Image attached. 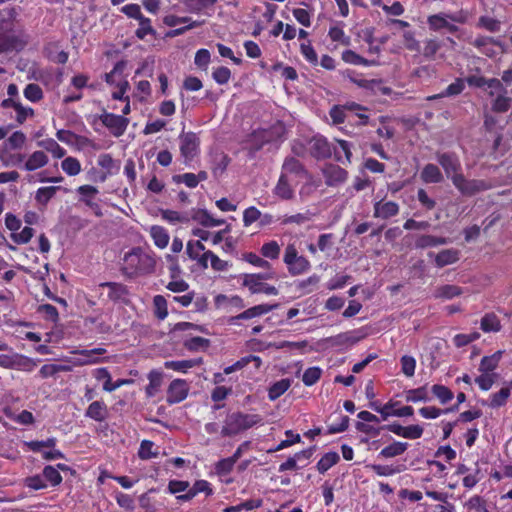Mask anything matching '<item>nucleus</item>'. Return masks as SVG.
Returning <instances> with one entry per match:
<instances>
[{
	"label": "nucleus",
	"mask_w": 512,
	"mask_h": 512,
	"mask_svg": "<svg viewBox=\"0 0 512 512\" xmlns=\"http://www.w3.org/2000/svg\"><path fill=\"white\" fill-rule=\"evenodd\" d=\"M24 97L31 102H39L43 99L44 94L41 87L38 84L30 83L26 85L23 91Z\"/></svg>",
	"instance_id": "obj_49"
},
{
	"label": "nucleus",
	"mask_w": 512,
	"mask_h": 512,
	"mask_svg": "<svg viewBox=\"0 0 512 512\" xmlns=\"http://www.w3.org/2000/svg\"><path fill=\"white\" fill-rule=\"evenodd\" d=\"M260 417L258 415H246V414H237L234 416V421L237 424V428L244 430L252 427L253 425L260 422Z\"/></svg>",
	"instance_id": "obj_46"
},
{
	"label": "nucleus",
	"mask_w": 512,
	"mask_h": 512,
	"mask_svg": "<svg viewBox=\"0 0 512 512\" xmlns=\"http://www.w3.org/2000/svg\"><path fill=\"white\" fill-rule=\"evenodd\" d=\"M99 120L101 121L102 125L105 126L114 137L117 138L125 133L129 125L128 118L106 111L99 115Z\"/></svg>",
	"instance_id": "obj_8"
},
{
	"label": "nucleus",
	"mask_w": 512,
	"mask_h": 512,
	"mask_svg": "<svg viewBox=\"0 0 512 512\" xmlns=\"http://www.w3.org/2000/svg\"><path fill=\"white\" fill-rule=\"evenodd\" d=\"M186 253L190 259L196 260L198 266L202 269H206L208 267V260H210L211 267L214 270H224V260H221L212 251H205V247L200 240L188 241Z\"/></svg>",
	"instance_id": "obj_2"
},
{
	"label": "nucleus",
	"mask_w": 512,
	"mask_h": 512,
	"mask_svg": "<svg viewBox=\"0 0 512 512\" xmlns=\"http://www.w3.org/2000/svg\"><path fill=\"white\" fill-rule=\"evenodd\" d=\"M38 361L24 355H17L13 360L12 367L22 371L31 372L37 366Z\"/></svg>",
	"instance_id": "obj_44"
},
{
	"label": "nucleus",
	"mask_w": 512,
	"mask_h": 512,
	"mask_svg": "<svg viewBox=\"0 0 512 512\" xmlns=\"http://www.w3.org/2000/svg\"><path fill=\"white\" fill-rule=\"evenodd\" d=\"M77 192L81 195V201L91 208L97 216H102L101 208L93 198L98 194V189L92 185H82L77 188Z\"/></svg>",
	"instance_id": "obj_18"
},
{
	"label": "nucleus",
	"mask_w": 512,
	"mask_h": 512,
	"mask_svg": "<svg viewBox=\"0 0 512 512\" xmlns=\"http://www.w3.org/2000/svg\"><path fill=\"white\" fill-rule=\"evenodd\" d=\"M420 178L424 183L436 184L443 180V175L437 165L429 163L423 167Z\"/></svg>",
	"instance_id": "obj_22"
},
{
	"label": "nucleus",
	"mask_w": 512,
	"mask_h": 512,
	"mask_svg": "<svg viewBox=\"0 0 512 512\" xmlns=\"http://www.w3.org/2000/svg\"><path fill=\"white\" fill-rule=\"evenodd\" d=\"M283 262L292 276L302 275L311 268L310 261L303 255H299L294 244H288L283 255Z\"/></svg>",
	"instance_id": "obj_6"
},
{
	"label": "nucleus",
	"mask_w": 512,
	"mask_h": 512,
	"mask_svg": "<svg viewBox=\"0 0 512 512\" xmlns=\"http://www.w3.org/2000/svg\"><path fill=\"white\" fill-rule=\"evenodd\" d=\"M271 309H272V306H270V305H265V304L256 305L254 307H251V308L243 311L242 313H240L238 315L230 316L229 320H249L252 318L259 317L263 314H266Z\"/></svg>",
	"instance_id": "obj_25"
},
{
	"label": "nucleus",
	"mask_w": 512,
	"mask_h": 512,
	"mask_svg": "<svg viewBox=\"0 0 512 512\" xmlns=\"http://www.w3.org/2000/svg\"><path fill=\"white\" fill-rule=\"evenodd\" d=\"M208 345L209 340L199 336L190 337L184 341V347L190 351H204Z\"/></svg>",
	"instance_id": "obj_47"
},
{
	"label": "nucleus",
	"mask_w": 512,
	"mask_h": 512,
	"mask_svg": "<svg viewBox=\"0 0 512 512\" xmlns=\"http://www.w3.org/2000/svg\"><path fill=\"white\" fill-rule=\"evenodd\" d=\"M61 167L63 171L69 176H76L81 171L80 161L75 157H66L62 163Z\"/></svg>",
	"instance_id": "obj_48"
},
{
	"label": "nucleus",
	"mask_w": 512,
	"mask_h": 512,
	"mask_svg": "<svg viewBox=\"0 0 512 512\" xmlns=\"http://www.w3.org/2000/svg\"><path fill=\"white\" fill-rule=\"evenodd\" d=\"M59 189V186L40 187L35 193V201L42 206H46Z\"/></svg>",
	"instance_id": "obj_37"
},
{
	"label": "nucleus",
	"mask_w": 512,
	"mask_h": 512,
	"mask_svg": "<svg viewBox=\"0 0 512 512\" xmlns=\"http://www.w3.org/2000/svg\"><path fill=\"white\" fill-rule=\"evenodd\" d=\"M300 52L305 60L313 66L318 64V56L310 41L300 45Z\"/></svg>",
	"instance_id": "obj_64"
},
{
	"label": "nucleus",
	"mask_w": 512,
	"mask_h": 512,
	"mask_svg": "<svg viewBox=\"0 0 512 512\" xmlns=\"http://www.w3.org/2000/svg\"><path fill=\"white\" fill-rule=\"evenodd\" d=\"M451 181L463 196L469 197L490 190L493 187L490 181L483 179H467L463 173L461 175H452Z\"/></svg>",
	"instance_id": "obj_5"
},
{
	"label": "nucleus",
	"mask_w": 512,
	"mask_h": 512,
	"mask_svg": "<svg viewBox=\"0 0 512 512\" xmlns=\"http://www.w3.org/2000/svg\"><path fill=\"white\" fill-rule=\"evenodd\" d=\"M448 20L457 23H464L466 18L462 16L460 13H438L428 16L427 24L430 30L440 31L441 29H445V26H448Z\"/></svg>",
	"instance_id": "obj_11"
},
{
	"label": "nucleus",
	"mask_w": 512,
	"mask_h": 512,
	"mask_svg": "<svg viewBox=\"0 0 512 512\" xmlns=\"http://www.w3.org/2000/svg\"><path fill=\"white\" fill-rule=\"evenodd\" d=\"M436 159L443 168L446 176L451 179L452 175H461V162L458 155L454 152H437Z\"/></svg>",
	"instance_id": "obj_9"
},
{
	"label": "nucleus",
	"mask_w": 512,
	"mask_h": 512,
	"mask_svg": "<svg viewBox=\"0 0 512 512\" xmlns=\"http://www.w3.org/2000/svg\"><path fill=\"white\" fill-rule=\"evenodd\" d=\"M407 448L408 443L394 441L392 444L384 447L380 451L379 456L383 458H393L403 454L407 450Z\"/></svg>",
	"instance_id": "obj_36"
},
{
	"label": "nucleus",
	"mask_w": 512,
	"mask_h": 512,
	"mask_svg": "<svg viewBox=\"0 0 512 512\" xmlns=\"http://www.w3.org/2000/svg\"><path fill=\"white\" fill-rule=\"evenodd\" d=\"M43 477L45 481L49 482L51 486L55 487L61 484L62 476L57 468L47 465L43 469Z\"/></svg>",
	"instance_id": "obj_55"
},
{
	"label": "nucleus",
	"mask_w": 512,
	"mask_h": 512,
	"mask_svg": "<svg viewBox=\"0 0 512 512\" xmlns=\"http://www.w3.org/2000/svg\"><path fill=\"white\" fill-rule=\"evenodd\" d=\"M139 21V27L135 31V35L138 39L143 40L148 34L154 35L156 31L152 27L151 20L147 17H142Z\"/></svg>",
	"instance_id": "obj_56"
},
{
	"label": "nucleus",
	"mask_w": 512,
	"mask_h": 512,
	"mask_svg": "<svg viewBox=\"0 0 512 512\" xmlns=\"http://www.w3.org/2000/svg\"><path fill=\"white\" fill-rule=\"evenodd\" d=\"M320 282V277L316 274L309 276L306 279L298 281L297 289L303 294H309L314 291L315 287Z\"/></svg>",
	"instance_id": "obj_50"
},
{
	"label": "nucleus",
	"mask_w": 512,
	"mask_h": 512,
	"mask_svg": "<svg viewBox=\"0 0 512 512\" xmlns=\"http://www.w3.org/2000/svg\"><path fill=\"white\" fill-rule=\"evenodd\" d=\"M57 440L54 437L42 441H25L24 446L29 451L42 453L44 448H54Z\"/></svg>",
	"instance_id": "obj_42"
},
{
	"label": "nucleus",
	"mask_w": 512,
	"mask_h": 512,
	"mask_svg": "<svg viewBox=\"0 0 512 512\" xmlns=\"http://www.w3.org/2000/svg\"><path fill=\"white\" fill-rule=\"evenodd\" d=\"M322 174L325 184L330 187H336L343 184L348 178V172L336 164H325L322 168Z\"/></svg>",
	"instance_id": "obj_10"
},
{
	"label": "nucleus",
	"mask_w": 512,
	"mask_h": 512,
	"mask_svg": "<svg viewBox=\"0 0 512 512\" xmlns=\"http://www.w3.org/2000/svg\"><path fill=\"white\" fill-rule=\"evenodd\" d=\"M310 153L317 160H323L331 157L332 148L325 137L314 136L310 141Z\"/></svg>",
	"instance_id": "obj_13"
},
{
	"label": "nucleus",
	"mask_w": 512,
	"mask_h": 512,
	"mask_svg": "<svg viewBox=\"0 0 512 512\" xmlns=\"http://www.w3.org/2000/svg\"><path fill=\"white\" fill-rule=\"evenodd\" d=\"M150 235L153 239L155 246H157L160 249H164L165 247H167L170 237L167 230L164 227L159 225H153L150 228Z\"/></svg>",
	"instance_id": "obj_30"
},
{
	"label": "nucleus",
	"mask_w": 512,
	"mask_h": 512,
	"mask_svg": "<svg viewBox=\"0 0 512 512\" xmlns=\"http://www.w3.org/2000/svg\"><path fill=\"white\" fill-rule=\"evenodd\" d=\"M432 393L442 404L450 402L454 397L453 392L448 387L439 384L432 386Z\"/></svg>",
	"instance_id": "obj_57"
},
{
	"label": "nucleus",
	"mask_w": 512,
	"mask_h": 512,
	"mask_svg": "<svg viewBox=\"0 0 512 512\" xmlns=\"http://www.w3.org/2000/svg\"><path fill=\"white\" fill-rule=\"evenodd\" d=\"M261 254L265 258L277 259L280 254V246L275 240L264 243L261 247Z\"/></svg>",
	"instance_id": "obj_60"
},
{
	"label": "nucleus",
	"mask_w": 512,
	"mask_h": 512,
	"mask_svg": "<svg viewBox=\"0 0 512 512\" xmlns=\"http://www.w3.org/2000/svg\"><path fill=\"white\" fill-rule=\"evenodd\" d=\"M447 243L446 238L433 235H420L415 241L417 249H425L429 247H437Z\"/></svg>",
	"instance_id": "obj_33"
},
{
	"label": "nucleus",
	"mask_w": 512,
	"mask_h": 512,
	"mask_svg": "<svg viewBox=\"0 0 512 512\" xmlns=\"http://www.w3.org/2000/svg\"><path fill=\"white\" fill-rule=\"evenodd\" d=\"M37 146L46 152L51 153L52 156L57 159H61L66 155V150L53 138L40 140L37 142Z\"/></svg>",
	"instance_id": "obj_26"
},
{
	"label": "nucleus",
	"mask_w": 512,
	"mask_h": 512,
	"mask_svg": "<svg viewBox=\"0 0 512 512\" xmlns=\"http://www.w3.org/2000/svg\"><path fill=\"white\" fill-rule=\"evenodd\" d=\"M192 219L205 227H215L223 221L215 219L207 210L198 209L193 212Z\"/></svg>",
	"instance_id": "obj_35"
},
{
	"label": "nucleus",
	"mask_w": 512,
	"mask_h": 512,
	"mask_svg": "<svg viewBox=\"0 0 512 512\" xmlns=\"http://www.w3.org/2000/svg\"><path fill=\"white\" fill-rule=\"evenodd\" d=\"M49 162L48 156L42 150H36L26 159L23 169L25 171H35L46 166Z\"/></svg>",
	"instance_id": "obj_20"
},
{
	"label": "nucleus",
	"mask_w": 512,
	"mask_h": 512,
	"mask_svg": "<svg viewBox=\"0 0 512 512\" xmlns=\"http://www.w3.org/2000/svg\"><path fill=\"white\" fill-rule=\"evenodd\" d=\"M173 181L176 183H184L189 188H195L201 181V178L199 176H196L194 173H184L179 175L173 176Z\"/></svg>",
	"instance_id": "obj_62"
},
{
	"label": "nucleus",
	"mask_w": 512,
	"mask_h": 512,
	"mask_svg": "<svg viewBox=\"0 0 512 512\" xmlns=\"http://www.w3.org/2000/svg\"><path fill=\"white\" fill-rule=\"evenodd\" d=\"M465 88L464 80L457 78L453 83L449 84L447 88L439 95L429 97V99H436L440 97L456 96L462 93Z\"/></svg>",
	"instance_id": "obj_40"
},
{
	"label": "nucleus",
	"mask_w": 512,
	"mask_h": 512,
	"mask_svg": "<svg viewBox=\"0 0 512 512\" xmlns=\"http://www.w3.org/2000/svg\"><path fill=\"white\" fill-rule=\"evenodd\" d=\"M291 380L290 379H281L275 382L268 391V396L270 400H276L281 395H283L290 387Z\"/></svg>",
	"instance_id": "obj_41"
},
{
	"label": "nucleus",
	"mask_w": 512,
	"mask_h": 512,
	"mask_svg": "<svg viewBox=\"0 0 512 512\" xmlns=\"http://www.w3.org/2000/svg\"><path fill=\"white\" fill-rule=\"evenodd\" d=\"M274 278V272L244 274L242 276V285L247 287L252 294L277 295L278 290L275 286L266 282Z\"/></svg>",
	"instance_id": "obj_4"
},
{
	"label": "nucleus",
	"mask_w": 512,
	"mask_h": 512,
	"mask_svg": "<svg viewBox=\"0 0 512 512\" xmlns=\"http://www.w3.org/2000/svg\"><path fill=\"white\" fill-rule=\"evenodd\" d=\"M25 141V134L22 131H15L7 138L5 145L7 148L15 150L22 148Z\"/></svg>",
	"instance_id": "obj_59"
},
{
	"label": "nucleus",
	"mask_w": 512,
	"mask_h": 512,
	"mask_svg": "<svg viewBox=\"0 0 512 512\" xmlns=\"http://www.w3.org/2000/svg\"><path fill=\"white\" fill-rule=\"evenodd\" d=\"M274 194L284 200L291 199L294 195V191L288 183L287 176L284 173H281L278 179L274 188Z\"/></svg>",
	"instance_id": "obj_32"
},
{
	"label": "nucleus",
	"mask_w": 512,
	"mask_h": 512,
	"mask_svg": "<svg viewBox=\"0 0 512 512\" xmlns=\"http://www.w3.org/2000/svg\"><path fill=\"white\" fill-rule=\"evenodd\" d=\"M98 165L101 168H103L104 170H106V173L100 177V181H102V182H104L106 180L108 175H113V174L117 173L119 170V166L116 165L115 160L108 153H104L99 156Z\"/></svg>",
	"instance_id": "obj_28"
},
{
	"label": "nucleus",
	"mask_w": 512,
	"mask_h": 512,
	"mask_svg": "<svg viewBox=\"0 0 512 512\" xmlns=\"http://www.w3.org/2000/svg\"><path fill=\"white\" fill-rule=\"evenodd\" d=\"M341 59L347 64L360 65L365 67L372 66L376 63L374 60H368L350 49L344 50L342 52Z\"/></svg>",
	"instance_id": "obj_31"
},
{
	"label": "nucleus",
	"mask_w": 512,
	"mask_h": 512,
	"mask_svg": "<svg viewBox=\"0 0 512 512\" xmlns=\"http://www.w3.org/2000/svg\"><path fill=\"white\" fill-rule=\"evenodd\" d=\"M202 363L201 358L189 360L166 361L164 366L177 372L186 373L189 369L198 366Z\"/></svg>",
	"instance_id": "obj_29"
},
{
	"label": "nucleus",
	"mask_w": 512,
	"mask_h": 512,
	"mask_svg": "<svg viewBox=\"0 0 512 512\" xmlns=\"http://www.w3.org/2000/svg\"><path fill=\"white\" fill-rule=\"evenodd\" d=\"M149 384L146 387V394L149 397H153L157 391L159 390L161 383H162V377L159 372L151 371L148 375Z\"/></svg>",
	"instance_id": "obj_58"
},
{
	"label": "nucleus",
	"mask_w": 512,
	"mask_h": 512,
	"mask_svg": "<svg viewBox=\"0 0 512 512\" xmlns=\"http://www.w3.org/2000/svg\"><path fill=\"white\" fill-rule=\"evenodd\" d=\"M282 173L286 176L288 174H292L298 178H305L307 176V171L304 165L294 157H288L285 159L282 165Z\"/></svg>",
	"instance_id": "obj_21"
},
{
	"label": "nucleus",
	"mask_w": 512,
	"mask_h": 512,
	"mask_svg": "<svg viewBox=\"0 0 512 512\" xmlns=\"http://www.w3.org/2000/svg\"><path fill=\"white\" fill-rule=\"evenodd\" d=\"M462 294V289L456 285H443L436 290L435 296L438 298L452 299Z\"/></svg>",
	"instance_id": "obj_52"
},
{
	"label": "nucleus",
	"mask_w": 512,
	"mask_h": 512,
	"mask_svg": "<svg viewBox=\"0 0 512 512\" xmlns=\"http://www.w3.org/2000/svg\"><path fill=\"white\" fill-rule=\"evenodd\" d=\"M400 211L399 204L395 201H376L373 205V217L387 220L398 215Z\"/></svg>",
	"instance_id": "obj_14"
},
{
	"label": "nucleus",
	"mask_w": 512,
	"mask_h": 512,
	"mask_svg": "<svg viewBox=\"0 0 512 512\" xmlns=\"http://www.w3.org/2000/svg\"><path fill=\"white\" fill-rule=\"evenodd\" d=\"M441 48V43L436 38H429L424 41L422 55L428 60H433Z\"/></svg>",
	"instance_id": "obj_43"
},
{
	"label": "nucleus",
	"mask_w": 512,
	"mask_h": 512,
	"mask_svg": "<svg viewBox=\"0 0 512 512\" xmlns=\"http://www.w3.org/2000/svg\"><path fill=\"white\" fill-rule=\"evenodd\" d=\"M459 260V252L455 249H445L440 251L435 257L437 267H444L453 264Z\"/></svg>",
	"instance_id": "obj_34"
},
{
	"label": "nucleus",
	"mask_w": 512,
	"mask_h": 512,
	"mask_svg": "<svg viewBox=\"0 0 512 512\" xmlns=\"http://www.w3.org/2000/svg\"><path fill=\"white\" fill-rule=\"evenodd\" d=\"M18 17L15 7H8L0 11V35H11Z\"/></svg>",
	"instance_id": "obj_17"
},
{
	"label": "nucleus",
	"mask_w": 512,
	"mask_h": 512,
	"mask_svg": "<svg viewBox=\"0 0 512 512\" xmlns=\"http://www.w3.org/2000/svg\"><path fill=\"white\" fill-rule=\"evenodd\" d=\"M105 353L103 348H94L90 350H81L77 352L78 358L75 363L77 365H89L99 362V356Z\"/></svg>",
	"instance_id": "obj_24"
},
{
	"label": "nucleus",
	"mask_w": 512,
	"mask_h": 512,
	"mask_svg": "<svg viewBox=\"0 0 512 512\" xmlns=\"http://www.w3.org/2000/svg\"><path fill=\"white\" fill-rule=\"evenodd\" d=\"M155 316L163 320L168 315L167 301L164 296L156 295L153 299Z\"/></svg>",
	"instance_id": "obj_63"
},
{
	"label": "nucleus",
	"mask_w": 512,
	"mask_h": 512,
	"mask_svg": "<svg viewBox=\"0 0 512 512\" xmlns=\"http://www.w3.org/2000/svg\"><path fill=\"white\" fill-rule=\"evenodd\" d=\"M328 36L331 41L339 42L345 46H349L351 43V38L345 34L342 26H331L328 31Z\"/></svg>",
	"instance_id": "obj_45"
},
{
	"label": "nucleus",
	"mask_w": 512,
	"mask_h": 512,
	"mask_svg": "<svg viewBox=\"0 0 512 512\" xmlns=\"http://www.w3.org/2000/svg\"><path fill=\"white\" fill-rule=\"evenodd\" d=\"M28 40L21 35H0V54L10 51H22Z\"/></svg>",
	"instance_id": "obj_16"
},
{
	"label": "nucleus",
	"mask_w": 512,
	"mask_h": 512,
	"mask_svg": "<svg viewBox=\"0 0 512 512\" xmlns=\"http://www.w3.org/2000/svg\"><path fill=\"white\" fill-rule=\"evenodd\" d=\"M5 414L13 421L21 425H31L34 423V416L28 410H22L19 414H13L10 409H5Z\"/></svg>",
	"instance_id": "obj_51"
},
{
	"label": "nucleus",
	"mask_w": 512,
	"mask_h": 512,
	"mask_svg": "<svg viewBox=\"0 0 512 512\" xmlns=\"http://www.w3.org/2000/svg\"><path fill=\"white\" fill-rule=\"evenodd\" d=\"M154 443L149 440H143L140 444L138 456L142 460H148L158 456V451L153 450Z\"/></svg>",
	"instance_id": "obj_61"
},
{
	"label": "nucleus",
	"mask_w": 512,
	"mask_h": 512,
	"mask_svg": "<svg viewBox=\"0 0 512 512\" xmlns=\"http://www.w3.org/2000/svg\"><path fill=\"white\" fill-rule=\"evenodd\" d=\"M188 395V385L185 380H173L167 390V402L175 404L186 399Z\"/></svg>",
	"instance_id": "obj_15"
},
{
	"label": "nucleus",
	"mask_w": 512,
	"mask_h": 512,
	"mask_svg": "<svg viewBox=\"0 0 512 512\" xmlns=\"http://www.w3.org/2000/svg\"><path fill=\"white\" fill-rule=\"evenodd\" d=\"M100 287L108 289V298L113 302H125L128 297L127 286L117 282H104Z\"/></svg>",
	"instance_id": "obj_19"
},
{
	"label": "nucleus",
	"mask_w": 512,
	"mask_h": 512,
	"mask_svg": "<svg viewBox=\"0 0 512 512\" xmlns=\"http://www.w3.org/2000/svg\"><path fill=\"white\" fill-rule=\"evenodd\" d=\"M156 259L154 254L135 247L123 257L121 272L128 278L152 274L155 271Z\"/></svg>",
	"instance_id": "obj_1"
},
{
	"label": "nucleus",
	"mask_w": 512,
	"mask_h": 512,
	"mask_svg": "<svg viewBox=\"0 0 512 512\" xmlns=\"http://www.w3.org/2000/svg\"><path fill=\"white\" fill-rule=\"evenodd\" d=\"M368 334V328L363 327L358 330L348 331L324 338L319 341V346L323 349L331 348L343 351L364 339Z\"/></svg>",
	"instance_id": "obj_3"
},
{
	"label": "nucleus",
	"mask_w": 512,
	"mask_h": 512,
	"mask_svg": "<svg viewBox=\"0 0 512 512\" xmlns=\"http://www.w3.org/2000/svg\"><path fill=\"white\" fill-rule=\"evenodd\" d=\"M510 396V388L503 387L499 392L491 395V400L489 406L491 408H499L506 404L508 398Z\"/></svg>",
	"instance_id": "obj_54"
},
{
	"label": "nucleus",
	"mask_w": 512,
	"mask_h": 512,
	"mask_svg": "<svg viewBox=\"0 0 512 512\" xmlns=\"http://www.w3.org/2000/svg\"><path fill=\"white\" fill-rule=\"evenodd\" d=\"M429 395L426 387H419L417 389H411L406 392L407 402H427L429 401Z\"/></svg>",
	"instance_id": "obj_53"
},
{
	"label": "nucleus",
	"mask_w": 512,
	"mask_h": 512,
	"mask_svg": "<svg viewBox=\"0 0 512 512\" xmlns=\"http://www.w3.org/2000/svg\"><path fill=\"white\" fill-rule=\"evenodd\" d=\"M280 134L273 128L254 131L248 138L247 144L251 155L261 150L265 144L277 141Z\"/></svg>",
	"instance_id": "obj_7"
},
{
	"label": "nucleus",
	"mask_w": 512,
	"mask_h": 512,
	"mask_svg": "<svg viewBox=\"0 0 512 512\" xmlns=\"http://www.w3.org/2000/svg\"><path fill=\"white\" fill-rule=\"evenodd\" d=\"M502 351H497L490 356H485L481 359L479 371L482 373H489L495 370L502 357Z\"/></svg>",
	"instance_id": "obj_38"
},
{
	"label": "nucleus",
	"mask_w": 512,
	"mask_h": 512,
	"mask_svg": "<svg viewBox=\"0 0 512 512\" xmlns=\"http://www.w3.org/2000/svg\"><path fill=\"white\" fill-rule=\"evenodd\" d=\"M199 148V138L193 132L180 135V152L185 160H192Z\"/></svg>",
	"instance_id": "obj_12"
},
{
	"label": "nucleus",
	"mask_w": 512,
	"mask_h": 512,
	"mask_svg": "<svg viewBox=\"0 0 512 512\" xmlns=\"http://www.w3.org/2000/svg\"><path fill=\"white\" fill-rule=\"evenodd\" d=\"M340 457L337 452H328L322 456L317 463V470L319 473L324 474L332 466L338 463Z\"/></svg>",
	"instance_id": "obj_39"
},
{
	"label": "nucleus",
	"mask_w": 512,
	"mask_h": 512,
	"mask_svg": "<svg viewBox=\"0 0 512 512\" xmlns=\"http://www.w3.org/2000/svg\"><path fill=\"white\" fill-rule=\"evenodd\" d=\"M85 416L97 422H102L107 416V406L103 401L92 402L86 412Z\"/></svg>",
	"instance_id": "obj_27"
},
{
	"label": "nucleus",
	"mask_w": 512,
	"mask_h": 512,
	"mask_svg": "<svg viewBox=\"0 0 512 512\" xmlns=\"http://www.w3.org/2000/svg\"><path fill=\"white\" fill-rule=\"evenodd\" d=\"M337 144L338 146L334 150H332V152H334L336 161L341 162L343 164H351V144L343 139L337 140Z\"/></svg>",
	"instance_id": "obj_23"
}]
</instances>
